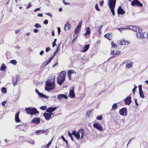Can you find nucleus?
Masks as SVG:
<instances>
[{"instance_id":"obj_1","label":"nucleus","mask_w":148,"mask_h":148,"mask_svg":"<svg viewBox=\"0 0 148 148\" xmlns=\"http://www.w3.org/2000/svg\"><path fill=\"white\" fill-rule=\"evenodd\" d=\"M54 81L55 79L53 78L51 79H48L45 83V89L46 90L49 91L54 89L55 87Z\"/></svg>"},{"instance_id":"obj_2","label":"nucleus","mask_w":148,"mask_h":148,"mask_svg":"<svg viewBox=\"0 0 148 148\" xmlns=\"http://www.w3.org/2000/svg\"><path fill=\"white\" fill-rule=\"evenodd\" d=\"M66 72L62 71L57 78V82L58 84L60 85L64 82L65 79Z\"/></svg>"},{"instance_id":"obj_3","label":"nucleus","mask_w":148,"mask_h":148,"mask_svg":"<svg viewBox=\"0 0 148 148\" xmlns=\"http://www.w3.org/2000/svg\"><path fill=\"white\" fill-rule=\"evenodd\" d=\"M25 110L28 114H36L39 113L38 111L35 108H25Z\"/></svg>"},{"instance_id":"obj_4","label":"nucleus","mask_w":148,"mask_h":148,"mask_svg":"<svg viewBox=\"0 0 148 148\" xmlns=\"http://www.w3.org/2000/svg\"><path fill=\"white\" fill-rule=\"evenodd\" d=\"M116 3V0H109L108 5L110 9H114Z\"/></svg>"},{"instance_id":"obj_5","label":"nucleus","mask_w":148,"mask_h":148,"mask_svg":"<svg viewBox=\"0 0 148 148\" xmlns=\"http://www.w3.org/2000/svg\"><path fill=\"white\" fill-rule=\"evenodd\" d=\"M127 29H132V30L137 32L140 31V29H141V28L139 27L138 26L136 27V26H134L132 25H128L126 26Z\"/></svg>"},{"instance_id":"obj_6","label":"nucleus","mask_w":148,"mask_h":148,"mask_svg":"<svg viewBox=\"0 0 148 148\" xmlns=\"http://www.w3.org/2000/svg\"><path fill=\"white\" fill-rule=\"evenodd\" d=\"M131 5L133 6H143V4L141 3L138 0H134L131 2Z\"/></svg>"},{"instance_id":"obj_7","label":"nucleus","mask_w":148,"mask_h":148,"mask_svg":"<svg viewBox=\"0 0 148 148\" xmlns=\"http://www.w3.org/2000/svg\"><path fill=\"white\" fill-rule=\"evenodd\" d=\"M94 127L95 128L98 130L101 131H103L104 129L102 127L101 125L99 123H95L93 125Z\"/></svg>"},{"instance_id":"obj_8","label":"nucleus","mask_w":148,"mask_h":148,"mask_svg":"<svg viewBox=\"0 0 148 148\" xmlns=\"http://www.w3.org/2000/svg\"><path fill=\"white\" fill-rule=\"evenodd\" d=\"M142 31L141 29H140V31L136 33V36L137 38H139L143 39L145 38V33H142L140 32Z\"/></svg>"},{"instance_id":"obj_9","label":"nucleus","mask_w":148,"mask_h":148,"mask_svg":"<svg viewBox=\"0 0 148 148\" xmlns=\"http://www.w3.org/2000/svg\"><path fill=\"white\" fill-rule=\"evenodd\" d=\"M138 88L140 96L141 98L143 99L145 98V96L142 90V85H139L138 86Z\"/></svg>"},{"instance_id":"obj_10","label":"nucleus","mask_w":148,"mask_h":148,"mask_svg":"<svg viewBox=\"0 0 148 148\" xmlns=\"http://www.w3.org/2000/svg\"><path fill=\"white\" fill-rule=\"evenodd\" d=\"M53 113L52 112L44 113L43 114V116L48 121L50 119V117H51Z\"/></svg>"},{"instance_id":"obj_11","label":"nucleus","mask_w":148,"mask_h":148,"mask_svg":"<svg viewBox=\"0 0 148 148\" xmlns=\"http://www.w3.org/2000/svg\"><path fill=\"white\" fill-rule=\"evenodd\" d=\"M125 103L127 105H129L132 102L131 97L130 96L127 97L124 99Z\"/></svg>"},{"instance_id":"obj_12","label":"nucleus","mask_w":148,"mask_h":148,"mask_svg":"<svg viewBox=\"0 0 148 148\" xmlns=\"http://www.w3.org/2000/svg\"><path fill=\"white\" fill-rule=\"evenodd\" d=\"M69 96L71 98H74L75 96L74 92V87H73V89L70 90L69 93Z\"/></svg>"},{"instance_id":"obj_13","label":"nucleus","mask_w":148,"mask_h":148,"mask_svg":"<svg viewBox=\"0 0 148 148\" xmlns=\"http://www.w3.org/2000/svg\"><path fill=\"white\" fill-rule=\"evenodd\" d=\"M63 98L67 99H68V97L66 95L62 94H59L58 95L57 99L59 100L62 99Z\"/></svg>"},{"instance_id":"obj_14","label":"nucleus","mask_w":148,"mask_h":148,"mask_svg":"<svg viewBox=\"0 0 148 148\" xmlns=\"http://www.w3.org/2000/svg\"><path fill=\"white\" fill-rule=\"evenodd\" d=\"M48 131V129L42 130H39L35 132V134H36V135H38L40 134H42Z\"/></svg>"},{"instance_id":"obj_15","label":"nucleus","mask_w":148,"mask_h":148,"mask_svg":"<svg viewBox=\"0 0 148 148\" xmlns=\"http://www.w3.org/2000/svg\"><path fill=\"white\" fill-rule=\"evenodd\" d=\"M19 80V75H17L16 79L14 77H13V84L14 86L16 85H17V82Z\"/></svg>"},{"instance_id":"obj_16","label":"nucleus","mask_w":148,"mask_h":148,"mask_svg":"<svg viewBox=\"0 0 148 148\" xmlns=\"http://www.w3.org/2000/svg\"><path fill=\"white\" fill-rule=\"evenodd\" d=\"M57 108V107H49L46 109V111L47 112H52L55 111Z\"/></svg>"},{"instance_id":"obj_17","label":"nucleus","mask_w":148,"mask_h":148,"mask_svg":"<svg viewBox=\"0 0 148 148\" xmlns=\"http://www.w3.org/2000/svg\"><path fill=\"white\" fill-rule=\"evenodd\" d=\"M40 121V119L38 117L34 118L31 121L32 122L34 123L38 124L39 123Z\"/></svg>"},{"instance_id":"obj_18","label":"nucleus","mask_w":148,"mask_h":148,"mask_svg":"<svg viewBox=\"0 0 148 148\" xmlns=\"http://www.w3.org/2000/svg\"><path fill=\"white\" fill-rule=\"evenodd\" d=\"M120 52L121 51H120L114 50L111 51L110 54L111 55H119Z\"/></svg>"},{"instance_id":"obj_19","label":"nucleus","mask_w":148,"mask_h":148,"mask_svg":"<svg viewBox=\"0 0 148 148\" xmlns=\"http://www.w3.org/2000/svg\"><path fill=\"white\" fill-rule=\"evenodd\" d=\"M72 134L75 137V138L78 140L79 139L80 135L76 134V132L75 130H73L72 132Z\"/></svg>"},{"instance_id":"obj_20","label":"nucleus","mask_w":148,"mask_h":148,"mask_svg":"<svg viewBox=\"0 0 148 148\" xmlns=\"http://www.w3.org/2000/svg\"><path fill=\"white\" fill-rule=\"evenodd\" d=\"M127 109L126 108H124L120 110L119 112L121 115L123 116L124 113L126 112Z\"/></svg>"},{"instance_id":"obj_21","label":"nucleus","mask_w":148,"mask_h":148,"mask_svg":"<svg viewBox=\"0 0 148 148\" xmlns=\"http://www.w3.org/2000/svg\"><path fill=\"white\" fill-rule=\"evenodd\" d=\"M71 27V25L68 22H66L64 25V30L65 31L68 30Z\"/></svg>"},{"instance_id":"obj_22","label":"nucleus","mask_w":148,"mask_h":148,"mask_svg":"<svg viewBox=\"0 0 148 148\" xmlns=\"http://www.w3.org/2000/svg\"><path fill=\"white\" fill-rule=\"evenodd\" d=\"M19 112H18L15 115V121L16 122H20V120L19 118Z\"/></svg>"},{"instance_id":"obj_23","label":"nucleus","mask_w":148,"mask_h":148,"mask_svg":"<svg viewBox=\"0 0 148 148\" xmlns=\"http://www.w3.org/2000/svg\"><path fill=\"white\" fill-rule=\"evenodd\" d=\"M86 32L85 34V35L87 36L88 35L90 34V31L89 27H87L86 29Z\"/></svg>"},{"instance_id":"obj_24","label":"nucleus","mask_w":148,"mask_h":148,"mask_svg":"<svg viewBox=\"0 0 148 148\" xmlns=\"http://www.w3.org/2000/svg\"><path fill=\"white\" fill-rule=\"evenodd\" d=\"M132 64L133 63L132 62H129L126 64V67L127 69L131 68L132 67Z\"/></svg>"},{"instance_id":"obj_25","label":"nucleus","mask_w":148,"mask_h":148,"mask_svg":"<svg viewBox=\"0 0 148 148\" xmlns=\"http://www.w3.org/2000/svg\"><path fill=\"white\" fill-rule=\"evenodd\" d=\"M89 45H86L84 47L83 50L82 51V52H85L89 48Z\"/></svg>"},{"instance_id":"obj_26","label":"nucleus","mask_w":148,"mask_h":148,"mask_svg":"<svg viewBox=\"0 0 148 148\" xmlns=\"http://www.w3.org/2000/svg\"><path fill=\"white\" fill-rule=\"evenodd\" d=\"M120 42L121 45H128L129 44L128 41H126L124 40H121Z\"/></svg>"},{"instance_id":"obj_27","label":"nucleus","mask_w":148,"mask_h":148,"mask_svg":"<svg viewBox=\"0 0 148 148\" xmlns=\"http://www.w3.org/2000/svg\"><path fill=\"white\" fill-rule=\"evenodd\" d=\"M92 110H88L87 111L86 114V116L87 117L89 118L90 116V114H91Z\"/></svg>"},{"instance_id":"obj_28","label":"nucleus","mask_w":148,"mask_h":148,"mask_svg":"<svg viewBox=\"0 0 148 148\" xmlns=\"http://www.w3.org/2000/svg\"><path fill=\"white\" fill-rule=\"evenodd\" d=\"M81 28V27H79L78 26L77 27L75 28L74 32V33L75 34H77L78 33V32L80 31Z\"/></svg>"},{"instance_id":"obj_29","label":"nucleus","mask_w":148,"mask_h":148,"mask_svg":"<svg viewBox=\"0 0 148 148\" xmlns=\"http://www.w3.org/2000/svg\"><path fill=\"white\" fill-rule=\"evenodd\" d=\"M84 129H80L76 132V134L80 135L81 134L83 133Z\"/></svg>"},{"instance_id":"obj_30","label":"nucleus","mask_w":148,"mask_h":148,"mask_svg":"<svg viewBox=\"0 0 148 148\" xmlns=\"http://www.w3.org/2000/svg\"><path fill=\"white\" fill-rule=\"evenodd\" d=\"M39 95L41 97L44 98L46 99H48L49 97L48 96H47L45 95L44 94L41 93H40V94Z\"/></svg>"},{"instance_id":"obj_31","label":"nucleus","mask_w":148,"mask_h":148,"mask_svg":"<svg viewBox=\"0 0 148 148\" xmlns=\"http://www.w3.org/2000/svg\"><path fill=\"white\" fill-rule=\"evenodd\" d=\"M117 11L118 14H122L125 13L124 10H117Z\"/></svg>"},{"instance_id":"obj_32","label":"nucleus","mask_w":148,"mask_h":148,"mask_svg":"<svg viewBox=\"0 0 148 148\" xmlns=\"http://www.w3.org/2000/svg\"><path fill=\"white\" fill-rule=\"evenodd\" d=\"M59 48H60V47H59V45H58L57 47V48L56 51H55L54 52V55H53V57H54V56H55V55L58 52V51H59Z\"/></svg>"},{"instance_id":"obj_33","label":"nucleus","mask_w":148,"mask_h":148,"mask_svg":"<svg viewBox=\"0 0 148 148\" xmlns=\"http://www.w3.org/2000/svg\"><path fill=\"white\" fill-rule=\"evenodd\" d=\"M6 66L4 64H3L0 68V70L1 71H3L5 69Z\"/></svg>"},{"instance_id":"obj_34","label":"nucleus","mask_w":148,"mask_h":148,"mask_svg":"<svg viewBox=\"0 0 148 148\" xmlns=\"http://www.w3.org/2000/svg\"><path fill=\"white\" fill-rule=\"evenodd\" d=\"M76 73L75 71L73 70H69L68 72V75H71L72 73Z\"/></svg>"},{"instance_id":"obj_35","label":"nucleus","mask_w":148,"mask_h":148,"mask_svg":"<svg viewBox=\"0 0 148 148\" xmlns=\"http://www.w3.org/2000/svg\"><path fill=\"white\" fill-rule=\"evenodd\" d=\"M53 56H52V57H51L50 59L48 60V61L46 62V64L45 65V66L47 65L49 62H50L52 60L53 58Z\"/></svg>"},{"instance_id":"obj_36","label":"nucleus","mask_w":148,"mask_h":148,"mask_svg":"<svg viewBox=\"0 0 148 148\" xmlns=\"http://www.w3.org/2000/svg\"><path fill=\"white\" fill-rule=\"evenodd\" d=\"M68 135L69 136L70 138L73 141H74L73 138V136H72V133L71 134H70V132H68Z\"/></svg>"},{"instance_id":"obj_37","label":"nucleus","mask_w":148,"mask_h":148,"mask_svg":"<svg viewBox=\"0 0 148 148\" xmlns=\"http://www.w3.org/2000/svg\"><path fill=\"white\" fill-rule=\"evenodd\" d=\"M118 107V106L117 105L116 103H114L112 106V109H115L117 108Z\"/></svg>"},{"instance_id":"obj_38","label":"nucleus","mask_w":148,"mask_h":148,"mask_svg":"<svg viewBox=\"0 0 148 148\" xmlns=\"http://www.w3.org/2000/svg\"><path fill=\"white\" fill-rule=\"evenodd\" d=\"M103 27V26L102 25H100L99 26L98 29V31L99 32V34H101V28Z\"/></svg>"},{"instance_id":"obj_39","label":"nucleus","mask_w":148,"mask_h":148,"mask_svg":"<svg viewBox=\"0 0 148 148\" xmlns=\"http://www.w3.org/2000/svg\"><path fill=\"white\" fill-rule=\"evenodd\" d=\"M112 47L114 49H116L117 48V46L112 42L111 43Z\"/></svg>"},{"instance_id":"obj_40","label":"nucleus","mask_w":148,"mask_h":148,"mask_svg":"<svg viewBox=\"0 0 148 148\" xmlns=\"http://www.w3.org/2000/svg\"><path fill=\"white\" fill-rule=\"evenodd\" d=\"M10 62L11 63L13 64L14 65H16L17 63L16 61L14 60H10Z\"/></svg>"},{"instance_id":"obj_41","label":"nucleus","mask_w":148,"mask_h":148,"mask_svg":"<svg viewBox=\"0 0 148 148\" xmlns=\"http://www.w3.org/2000/svg\"><path fill=\"white\" fill-rule=\"evenodd\" d=\"M61 138L62 139H63V141H65L66 143V145L67 146L68 145V143L67 142V141L65 139V138L63 136H61Z\"/></svg>"},{"instance_id":"obj_42","label":"nucleus","mask_w":148,"mask_h":148,"mask_svg":"<svg viewBox=\"0 0 148 148\" xmlns=\"http://www.w3.org/2000/svg\"><path fill=\"white\" fill-rule=\"evenodd\" d=\"M110 36V34H105L104 36L105 37L107 38L109 40H110V39L109 38V37Z\"/></svg>"},{"instance_id":"obj_43","label":"nucleus","mask_w":148,"mask_h":148,"mask_svg":"<svg viewBox=\"0 0 148 148\" xmlns=\"http://www.w3.org/2000/svg\"><path fill=\"white\" fill-rule=\"evenodd\" d=\"M1 91L3 93H5L7 92L6 89V88H3L1 89Z\"/></svg>"},{"instance_id":"obj_44","label":"nucleus","mask_w":148,"mask_h":148,"mask_svg":"<svg viewBox=\"0 0 148 148\" xmlns=\"http://www.w3.org/2000/svg\"><path fill=\"white\" fill-rule=\"evenodd\" d=\"M34 27L36 28H38L39 27H41V26L38 23H36L35 24Z\"/></svg>"},{"instance_id":"obj_45","label":"nucleus","mask_w":148,"mask_h":148,"mask_svg":"<svg viewBox=\"0 0 148 148\" xmlns=\"http://www.w3.org/2000/svg\"><path fill=\"white\" fill-rule=\"evenodd\" d=\"M26 142H28L29 144H31L32 145H34V140H31L28 141H26Z\"/></svg>"},{"instance_id":"obj_46","label":"nucleus","mask_w":148,"mask_h":148,"mask_svg":"<svg viewBox=\"0 0 148 148\" xmlns=\"http://www.w3.org/2000/svg\"><path fill=\"white\" fill-rule=\"evenodd\" d=\"M47 107L46 106H43L40 107V109L42 110H44L47 108Z\"/></svg>"},{"instance_id":"obj_47","label":"nucleus","mask_w":148,"mask_h":148,"mask_svg":"<svg viewBox=\"0 0 148 148\" xmlns=\"http://www.w3.org/2000/svg\"><path fill=\"white\" fill-rule=\"evenodd\" d=\"M102 116H99L97 117L96 119H97L99 120H101L102 119Z\"/></svg>"},{"instance_id":"obj_48","label":"nucleus","mask_w":148,"mask_h":148,"mask_svg":"<svg viewBox=\"0 0 148 148\" xmlns=\"http://www.w3.org/2000/svg\"><path fill=\"white\" fill-rule=\"evenodd\" d=\"M134 88H133V89H132V90L133 93V94L134 95L135 94V89L137 87H136V85L135 84L134 85Z\"/></svg>"},{"instance_id":"obj_49","label":"nucleus","mask_w":148,"mask_h":148,"mask_svg":"<svg viewBox=\"0 0 148 148\" xmlns=\"http://www.w3.org/2000/svg\"><path fill=\"white\" fill-rule=\"evenodd\" d=\"M117 29H118L121 32V31L123 30L127 29V28L126 27V28H117Z\"/></svg>"},{"instance_id":"obj_50","label":"nucleus","mask_w":148,"mask_h":148,"mask_svg":"<svg viewBox=\"0 0 148 148\" xmlns=\"http://www.w3.org/2000/svg\"><path fill=\"white\" fill-rule=\"evenodd\" d=\"M57 29L58 32V35H59L61 32L60 28V27H58Z\"/></svg>"},{"instance_id":"obj_51","label":"nucleus","mask_w":148,"mask_h":148,"mask_svg":"<svg viewBox=\"0 0 148 148\" xmlns=\"http://www.w3.org/2000/svg\"><path fill=\"white\" fill-rule=\"evenodd\" d=\"M145 38H148V33L145 32Z\"/></svg>"},{"instance_id":"obj_52","label":"nucleus","mask_w":148,"mask_h":148,"mask_svg":"<svg viewBox=\"0 0 148 148\" xmlns=\"http://www.w3.org/2000/svg\"><path fill=\"white\" fill-rule=\"evenodd\" d=\"M51 49L49 47H47L46 48V51L47 52H49V50H51Z\"/></svg>"},{"instance_id":"obj_53","label":"nucleus","mask_w":148,"mask_h":148,"mask_svg":"<svg viewBox=\"0 0 148 148\" xmlns=\"http://www.w3.org/2000/svg\"><path fill=\"white\" fill-rule=\"evenodd\" d=\"M134 101H135L136 105V106H138V102L137 101V99H136L134 98Z\"/></svg>"},{"instance_id":"obj_54","label":"nucleus","mask_w":148,"mask_h":148,"mask_svg":"<svg viewBox=\"0 0 148 148\" xmlns=\"http://www.w3.org/2000/svg\"><path fill=\"white\" fill-rule=\"evenodd\" d=\"M43 23L44 24L47 25L48 23V21L47 20H45L43 22Z\"/></svg>"},{"instance_id":"obj_55","label":"nucleus","mask_w":148,"mask_h":148,"mask_svg":"<svg viewBox=\"0 0 148 148\" xmlns=\"http://www.w3.org/2000/svg\"><path fill=\"white\" fill-rule=\"evenodd\" d=\"M31 4L30 3H29L28 5L26 6V8L28 9L30 8L31 7Z\"/></svg>"},{"instance_id":"obj_56","label":"nucleus","mask_w":148,"mask_h":148,"mask_svg":"<svg viewBox=\"0 0 148 148\" xmlns=\"http://www.w3.org/2000/svg\"><path fill=\"white\" fill-rule=\"evenodd\" d=\"M35 92L36 93H37L38 95H39V94L40 93V92L38 90H37V89H36L35 90Z\"/></svg>"},{"instance_id":"obj_57","label":"nucleus","mask_w":148,"mask_h":148,"mask_svg":"<svg viewBox=\"0 0 148 148\" xmlns=\"http://www.w3.org/2000/svg\"><path fill=\"white\" fill-rule=\"evenodd\" d=\"M45 14L51 17H52L51 14L50 12L47 13H46Z\"/></svg>"},{"instance_id":"obj_58","label":"nucleus","mask_w":148,"mask_h":148,"mask_svg":"<svg viewBox=\"0 0 148 148\" xmlns=\"http://www.w3.org/2000/svg\"><path fill=\"white\" fill-rule=\"evenodd\" d=\"M84 130H83V133L81 134V139H82V138H83L84 136Z\"/></svg>"},{"instance_id":"obj_59","label":"nucleus","mask_w":148,"mask_h":148,"mask_svg":"<svg viewBox=\"0 0 148 148\" xmlns=\"http://www.w3.org/2000/svg\"><path fill=\"white\" fill-rule=\"evenodd\" d=\"M24 139V137L23 136H19V139L21 140Z\"/></svg>"},{"instance_id":"obj_60","label":"nucleus","mask_w":148,"mask_h":148,"mask_svg":"<svg viewBox=\"0 0 148 148\" xmlns=\"http://www.w3.org/2000/svg\"><path fill=\"white\" fill-rule=\"evenodd\" d=\"M95 8L96 9H99L98 7V4L97 3L95 5Z\"/></svg>"},{"instance_id":"obj_61","label":"nucleus","mask_w":148,"mask_h":148,"mask_svg":"<svg viewBox=\"0 0 148 148\" xmlns=\"http://www.w3.org/2000/svg\"><path fill=\"white\" fill-rule=\"evenodd\" d=\"M63 3H64V4L65 5H69L70 4V3H66L65 2L64 0H63Z\"/></svg>"},{"instance_id":"obj_62","label":"nucleus","mask_w":148,"mask_h":148,"mask_svg":"<svg viewBox=\"0 0 148 148\" xmlns=\"http://www.w3.org/2000/svg\"><path fill=\"white\" fill-rule=\"evenodd\" d=\"M103 2H104L103 1H101L99 3V5H100L101 6L103 5Z\"/></svg>"},{"instance_id":"obj_63","label":"nucleus","mask_w":148,"mask_h":148,"mask_svg":"<svg viewBox=\"0 0 148 148\" xmlns=\"http://www.w3.org/2000/svg\"><path fill=\"white\" fill-rule=\"evenodd\" d=\"M6 103V102L5 101H4L2 102V105L3 106H5V104Z\"/></svg>"},{"instance_id":"obj_64","label":"nucleus","mask_w":148,"mask_h":148,"mask_svg":"<svg viewBox=\"0 0 148 148\" xmlns=\"http://www.w3.org/2000/svg\"><path fill=\"white\" fill-rule=\"evenodd\" d=\"M38 30L37 29H34V32L35 33H37L38 32Z\"/></svg>"}]
</instances>
